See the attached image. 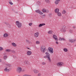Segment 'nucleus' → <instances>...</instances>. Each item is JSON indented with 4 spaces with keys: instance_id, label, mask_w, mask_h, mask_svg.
I'll use <instances>...</instances> for the list:
<instances>
[{
    "instance_id": "obj_7",
    "label": "nucleus",
    "mask_w": 76,
    "mask_h": 76,
    "mask_svg": "<svg viewBox=\"0 0 76 76\" xmlns=\"http://www.w3.org/2000/svg\"><path fill=\"white\" fill-rule=\"evenodd\" d=\"M53 38L54 39H55L56 41H58V40L57 38V37L56 34H54L53 35Z\"/></svg>"
},
{
    "instance_id": "obj_23",
    "label": "nucleus",
    "mask_w": 76,
    "mask_h": 76,
    "mask_svg": "<svg viewBox=\"0 0 76 76\" xmlns=\"http://www.w3.org/2000/svg\"><path fill=\"white\" fill-rule=\"evenodd\" d=\"M42 11L44 13H47V10L45 9H43Z\"/></svg>"
},
{
    "instance_id": "obj_6",
    "label": "nucleus",
    "mask_w": 76,
    "mask_h": 76,
    "mask_svg": "<svg viewBox=\"0 0 76 76\" xmlns=\"http://www.w3.org/2000/svg\"><path fill=\"white\" fill-rule=\"evenodd\" d=\"M61 31V32H66V26H63L62 27Z\"/></svg>"
},
{
    "instance_id": "obj_26",
    "label": "nucleus",
    "mask_w": 76,
    "mask_h": 76,
    "mask_svg": "<svg viewBox=\"0 0 76 76\" xmlns=\"http://www.w3.org/2000/svg\"><path fill=\"white\" fill-rule=\"evenodd\" d=\"M6 65L7 66V67H11V65L10 64H6Z\"/></svg>"
},
{
    "instance_id": "obj_33",
    "label": "nucleus",
    "mask_w": 76,
    "mask_h": 76,
    "mask_svg": "<svg viewBox=\"0 0 76 76\" xmlns=\"http://www.w3.org/2000/svg\"><path fill=\"white\" fill-rule=\"evenodd\" d=\"M5 24H6V25H7V26H10V25L9 24V23H8L7 22H5Z\"/></svg>"
},
{
    "instance_id": "obj_41",
    "label": "nucleus",
    "mask_w": 76,
    "mask_h": 76,
    "mask_svg": "<svg viewBox=\"0 0 76 76\" xmlns=\"http://www.w3.org/2000/svg\"><path fill=\"white\" fill-rule=\"evenodd\" d=\"M23 76H27V75H23Z\"/></svg>"
},
{
    "instance_id": "obj_14",
    "label": "nucleus",
    "mask_w": 76,
    "mask_h": 76,
    "mask_svg": "<svg viewBox=\"0 0 76 76\" xmlns=\"http://www.w3.org/2000/svg\"><path fill=\"white\" fill-rule=\"evenodd\" d=\"M44 25H45V24L44 23L40 24L38 26V27H39V28H40L42 26H44Z\"/></svg>"
},
{
    "instance_id": "obj_4",
    "label": "nucleus",
    "mask_w": 76,
    "mask_h": 76,
    "mask_svg": "<svg viewBox=\"0 0 76 76\" xmlns=\"http://www.w3.org/2000/svg\"><path fill=\"white\" fill-rule=\"evenodd\" d=\"M49 52L50 53V54H53L54 53V51L53 50V49L52 48L49 47L48 48Z\"/></svg>"
},
{
    "instance_id": "obj_37",
    "label": "nucleus",
    "mask_w": 76,
    "mask_h": 76,
    "mask_svg": "<svg viewBox=\"0 0 76 76\" xmlns=\"http://www.w3.org/2000/svg\"><path fill=\"white\" fill-rule=\"evenodd\" d=\"M41 73H39L37 75V76H41Z\"/></svg>"
},
{
    "instance_id": "obj_17",
    "label": "nucleus",
    "mask_w": 76,
    "mask_h": 76,
    "mask_svg": "<svg viewBox=\"0 0 76 76\" xmlns=\"http://www.w3.org/2000/svg\"><path fill=\"white\" fill-rule=\"evenodd\" d=\"M11 45H12V46L13 47H16L17 46L16 44V43H14V42H12V43Z\"/></svg>"
},
{
    "instance_id": "obj_3",
    "label": "nucleus",
    "mask_w": 76,
    "mask_h": 76,
    "mask_svg": "<svg viewBox=\"0 0 76 76\" xmlns=\"http://www.w3.org/2000/svg\"><path fill=\"white\" fill-rule=\"evenodd\" d=\"M16 25L17 26L18 28H21L22 26V23L19 21H17L15 23Z\"/></svg>"
},
{
    "instance_id": "obj_34",
    "label": "nucleus",
    "mask_w": 76,
    "mask_h": 76,
    "mask_svg": "<svg viewBox=\"0 0 76 76\" xmlns=\"http://www.w3.org/2000/svg\"><path fill=\"white\" fill-rule=\"evenodd\" d=\"M69 32H70L71 34L73 33V31L72 30H69Z\"/></svg>"
},
{
    "instance_id": "obj_42",
    "label": "nucleus",
    "mask_w": 76,
    "mask_h": 76,
    "mask_svg": "<svg viewBox=\"0 0 76 76\" xmlns=\"http://www.w3.org/2000/svg\"><path fill=\"white\" fill-rule=\"evenodd\" d=\"M12 52L13 53H15V50H12Z\"/></svg>"
},
{
    "instance_id": "obj_5",
    "label": "nucleus",
    "mask_w": 76,
    "mask_h": 76,
    "mask_svg": "<svg viewBox=\"0 0 76 76\" xmlns=\"http://www.w3.org/2000/svg\"><path fill=\"white\" fill-rule=\"evenodd\" d=\"M21 72H22V68L20 67H18L17 69V72L18 73H20Z\"/></svg>"
},
{
    "instance_id": "obj_44",
    "label": "nucleus",
    "mask_w": 76,
    "mask_h": 76,
    "mask_svg": "<svg viewBox=\"0 0 76 76\" xmlns=\"http://www.w3.org/2000/svg\"><path fill=\"white\" fill-rule=\"evenodd\" d=\"M72 28H75V26H73L72 27Z\"/></svg>"
},
{
    "instance_id": "obj_36",
    "label": "nucleus",
    "mask_w": 76,
    "mask_h": 76,
    "mask_svg": "<svg viewBox=\"0 0 76 76\" xmlns=\"http://www.w3.org/2000/svg\"><path fill=\"white\" fill-rule=\"evenodd\" d=\"M42 65H45V64H46V63H45V62H42Z\"/></svg>"
},
{
    "instance_id": "obj_11",
    "label": "nucleus",
    "mask_w": 76,
    "mask_h": 76,
    "mask_svg": "<svg viewBox=\"0 0 76 76\" xmlns=\"http://www.w3.org/2000/svg\"><path fill=\"white\" fill-rule=\"evenodd\" d=\"M34 35L36 38H37V37H38L39 36V33L38 32H37L34 33Z\"/></svg>"
},
{
    "instance_id": "obj_10",
    "label": "nucleus",
    "mask_w": 76,
    "mask_h": 76,
    "mask_svg": "<svg viewBox=\"0 0 76 76\" xmlns=\"http://www.w3.org/2000/svg\"><path fill=\"white\" fill-rule=\"evenodd\" d=\"M36 12L39 13L40 15H42L43 13L41 12V11L39 10H35Z\"/></svg>"
},
{
    "instance_id": "obj_32",
    "label": "nucleus",
    "mask_w": 76,
    "mask_h": 76,
    "mask_svg": "<svg viewBox=\"0 0 76 76\" xmlns=\"http://www.w3.org/2000/svg\"><path fill=\"white\" fill-rule=\"evenodd\" d=\"M9 3L10 4H11V5H13V4L10 1H9Z\"/></svg>"
},
{
    "instance_id": "obj_16",
    "label": "nucleus",
    "mask_w": 76,
    "mask_h": 76,
    "mask_svg": "<svg viewBox=\"0 0 76 76\" xmlns=\"http://www.w3.org/2000/svg\"><path fill=\"white\" fill-rule=\"evenodd\" d=\"M9 36V34L7 33H5L4 34L3 37H7Z\"/></svg>"
},
{
    "instance_id": "obj_24",
    "label": "nucleus",
    "mask_w": 76,
    "mask_h": 76,
    "mask_svg": "<svg viewBox=\"0 0 76 76\" xmlns=\"http://www.w3.org/2000/svg\"><path fill=\"white\" fill-rule=\"evenodd\" d=\"M7 56H4L3 57V58L4 60H6V59H7Z\"/></svg>"
},
{
    "instance_id": "obj_12",
    "label": "nucleus",
    "mask_w": 76,
    "mask_h": 76,
    "mask_svg": "<svg viewBox=\"0 0 76 76\" xmlns=\"http://www.w3.org/2000/svg\"><path fill=\"white\" fill-rule=\"evenodd\" d=\"M27 54L28 56H31L32 54V52L31 51H28L27 52Z\"/></svg>"
},
{
    "instance_id": "obj_27",
    "label": "nucleus",
    "mask_w": 76,
    "mask_h": 76,
    "mask_svg": "<svg viewBox=\"0 0 76 76\" xmlns=\"http://www.w3.org/2000/svg\"><path fill=\"white\" fill-rule=\"evenodd\" d=\"M64 51L65 52H67L68 51V50H67V49L66 48H64Z\"/></svg>"
},
{
    "instance_id": "obj_28",
    "label": "nucleus",
    "mask_w": 76,
    "mask_h": 76,
    "mask_svg": "<svg viewBox=\"0 0 76 76\" xmlns=\"http://www.w3.org/2000/svg\"><path fill=\"white\" fill-rule=\"evenodd\" d=\"M24 64H28V61L27 60H25L24 61Z\"/></svg>"
},
{
    "instance_id": "obj_30",
    "label": "nucleus",
    "mask_w": 76,
    "mask_h": 76,
    "mask_svg": "<svg viewBox=\"0 0 76 76\" xmlns=\"http://www.w3.org/2000/svg\"><path fill=\"white\" fill-rule=\"evenodd\" d=\"M36 44L38 45L40 44V42H39V41H37L36 42Z\"/></svg>"
},
{
    "instance_id": "obj_40",
    "label": "nucleus",
    "mask_w": 76,
    "mask_h": 76,
    "mask_svg": "<svg viewBox=\"0 0 76 76\" xmlns=\"http://www.w3.org/2000/svg\"><path fill=\"white\" fill-rule=\"evenodd\" d=\"M22 72H25V69H23V70H22Z\"/></svg>"
},
{
    "instance_id": "obj_2",
    "label": "nucleus",
    "mask_w": 76,
    "mask_h": 76,
    "mask_svg": "<svg viewBox=\"0 0 76 76\" xmlns=\"http://www.w3.org/2000/svg\"><path fill=\"white\" fill-rule=\"evenodd\" d=\"M40 51L43 54L45 53V51H46V48L45 46L42 45L40 47Z\"/></svg>"
},
{
    "instance_id": "obj_49",
    "label": "nucleus",
    "mask_w": 76,
    "mask_h": 76,
    "mask_svg": "<svg viewBox=\"0 0 76 76\" xmlns=\"http://www.w3.org/2000/svg\"><path fill=\"white\" fill-rule=\"evenodd\" d=\"M17 0L18 1V0Z\"/></svg>"
},
{
    "instance_id": "obj_29",
    "label": "nucleus",
    "mask_w": 76,
    "mask_h": 76,
    "mask_svg": "<svg viewBox=\"0 0 76 76\" xmlns=\"http://www.w3.org/2000/svg\"><path fill=\"white\" fill-rule=\"evenodd\" d=\"M57 15L58 16H61V14L60 12H58L57 13Z\"/></svg>"
},
{
    "instance_id": "obj_45",
    "label": "nucleus",
    "mask_w": 76,
    "mask_h": 76,
    "mask_svg": "<svg viewBox=\"0 0 76 76\" xmlns=\"http://www.w3.org/2000/svg\"><path fill=\"white\" fill-rule=\"evenodd\" d=\"M43 16H45V15L44 14L43 15Z\"/></svg>"
},
{
    "instance_id": "obj_18",
    "label": "nucleus",
    "mask_w": 76,
    "mask_h": 76,
    "mask_svg": "<svg viewBox=\"0 0 76 76\" xmlns=\"http://www.w3.org/2000/svg\"><path fill=\"white\" fill-rule=\"evenodd\" d=\"M33 71L34 73H38L39 72L36 69H34L33 70Z\"/></svg>"
},
{
    "instance_id": "obj_15",
    "label": "nucleus",
    "mask_w": 76,
    "mask_h": 76,
    "mask_svg": "<svg viewBox=\"0 0 76 76\" xmlns=\"http://www.w3.org/2000/svg\"><path fill=\"white\" fill-rule=\"evenodd\" d=\"M60 1V0H56L55 1V2L56 4H58L59 3Z\"/></svg>"
},
{
    "instance_id": "obj_38",
    "label": "nucleus",
    "mask_w": 76,
    "mask_h": 76,
    "mask_svg": "<svg viewBox=\"0 0 76 76\" xmlns=\"http://www.w3.org/2000/svg\"><path fill=\"white\" fill-rule=\"evenodd\" d=\"M0 50H3V48L0 47Z\"/></svg>"
},
{
    "instance_id": "obj_8",
    "label": "nucleus",
    "mask_w": 76,
    "mask_h": 76,
    "mask_svg": "<svg viewBox=\"0 0 76 76\" xmlns=\"http://www.w3.org/2000/svg\"><path fill=\"white\" fill-rule=\"evenodd\" d=\"M63 63L61 62H58L56 64L57 66H58V67H61V66H63Z\"/></svg>"
},
{
    "instance_id": "obj_9",
    "label": "nucleus",
    "mask_w": 76,
    "mask_h": 76,
    "mask_svg": "<svg viewBox=\"0 0 76 76\" xmlns=\"http://www.w3.org/2000/svg\"><path fill=\"white\" fill-rule=\"evenodd\" d=\"M4 71L6 72H9L10 71L9 68L7 66H6L4 69Z\"/></svg>"
},
{
    "instance_id": "obj_22",
    "label": "nucleus",
    "mask_w": 76,
    "mask_h": 76,
    "mask_svg": "<svg viewBox=\"0 0 76 76\" xmlns=\"http://www.w3.org/2000/svg\"><path fill=\"white\" fill-rule=\"evenodd\" d=\"M6 52H11V51H12V50H10V49H7L5 50Z\"/></svg>"
},
{
    "instance_id": "obj_25",
    "label": "nucleus",
    "mask_w": 76,
    "mask_h": 76,
    "mask_svg": "<svg viewBox=\"0 0 76 76\" xmlns=\"http://www.w3.org/2000/svg\"><path fill=\"white\" fill-rule=\"evenodd\" d=\"M48 33L49 34H51L53 33V31L51 30L49 31L48 32Z\"/></svg>"
},
{
    "instance_id": "obj_35",
    "label": "nucleus",
    "mask_w": 76,
    "mask_h": 76,
    "mask_svg": "<svg viewBox=\"0 0 76 76\" xmlns=\"http://www.w3.org/2000/svg\"><path fill=\"white\" fill-rule=\"evenodd\" d=\"M29 26H31L32 25V23H29L28 24Z\"/></svg>"
},
{
    "instance_id": "obj_20",
    "label": "nucleus",
    "mask_w": 76,
    "mask_h": 76,
    "mask_svg": "<svg viewBox=\"0 0 76 76\" xmlns=\"http://www.w3.org/2000/svg\"><path fill=\"white\" fill-rule=\"evenodd\" d=\"M45 2L48 4H50V1L49 0H45Z\"/></svg>"
},
{
    "instance_id": "obj_19",
    "label": "nucleus",
    "mask_w": 76,
    "mask_h": 76,
    "mask_svg": "<svg viewBox=\"0 0 76 76\" xmlns=\"http://www.w3.org/2000/svg\"><path fill=\"white\" fill-rule=\"evenodd\" d=\"M26 41L27 42H28L29 44H32V43L31 42L29 41V40L28 39H26Z\"/></svg>"
},
{
    "instance_id": "obj_43",
    "label": "nucleus",
    "mask_w": 76,
    "mask_h": 76,
    "mask_svg": "<svg viewBox=\"0 0 76 76\" xmlns=\"http://www.w3.org/2000/svg\"><path fill=\"white\" fill-rule=\"evenodd\" d=\"M27 48L28 49V50H31V49L29 48Z\"/></svg>"
},
{
    "instance_id": "obj_39",
    "label": "nucleus",
    "mask_w": 76,
    "mask_h": 76,
    "mask_svg": "<svg viewBox=\"0 0 76 76\" xmlns=\"http://www.w3.org/2000/svg\"><path fill=\"white\" fill-rule=\"evenodd\" d=\"M56 44H58V42H57V41H56Z\"/></svg>"
},
{
    "instance_id": "obj_31",
    "label": "nucleus",
    "mask_w": 76,
    "mask_h": 76,
    "mask_svg": "<svg viewBox=\"0 0 76 76\" xmlns=\"http://www.w3.org/2000/svg\"><path fill=\"white\" fill-rule=\"evenodd\" d=\"M66 13V11L64 10L62 12V14H65V13Z\"/></svg>"
},
{
    "instance_id": "obj_21",
    "label": "nucleus",
    "mask_w": 76,
    "mask_h": 76,
    "mask_svg": "<svg viewBox=\"0 0 76 76\" xmlns=\"http://www.w3.org/2000/svg\"><path fill=\"white\" fill-rule=\"evenodd\" d=\"M55 11L56 13H58V12H59V9L57 8H56L55 9Z\"/></svg>"
},
{
    "instance_id": "obj_48",
    "label": "nucleus",
    "mask_w": 76,
    "mask_h": 76,
    "mask_svg": "<svg viewBox=\"0 0 76 76\" xmlns=\"http://www.w3.org/2000/svg\"><path fill=\"white\" fill-rule=\"evenodd\" d=\"M39 3H40L39 2Z\"/></svg>"
},
{
    "instance_id": "obj_13",
    "label": "nucleus",
    "mask_w": 76,
    "mask_h": 76,
    "mask_svg": "<svg viewBox=\"0 0 76 76\" xmlns=\"http://www.w3.org/2000/svg\"><path fill=\"white\" fill-rule=\"evenodd\" d=\"M59 41H66V39L64 38L59 37Z\"/></svg>"
},
{
    "instance_id": "obj_1",
    "label": "nucleus",
    "mask_w": 76,
    "mask_h": 76,
    "mask_svg": "<svg viewBox=\"0 0 76 76\" xmlns=\"http://www.w3.org/2000/svg\"><path fill=\"white\" fill-rule=\"evenodd\" d=\"M45 54L46 55L44 56L43 57V58H48V59L49 61V62H51V61L50 58V54L47 52H46Z\"/></svg>"
},
{
    "instance_id": "obj_46",
    "label": "nucleus",
    "mask_w": 76,
    "mask_h": 76,
    "mask_svg": "<svg viewBox=\"0 0 76 76\" xmlns=\"http://www.w3.org/2000/svg\"><path fill=\"white\" fill-rule=\"evenodd\" d=\"M0 62H1V59H0Z\"/></svg>"
},
{
    "instance_id": "obj_47",
    "label": "nucleus",
    "mask_w": 76,
    "mask_h": 76,
    "mask_svg": "<svg viewBox=\"0 0 76 76\" xmlns=\"http://www.w3.org/2000/svg\"><path fill=\"white\" fill-rule=\"evenodd\" d=\"M27 76H31V75H27Z\"/></svg>"
}]
</instances>
